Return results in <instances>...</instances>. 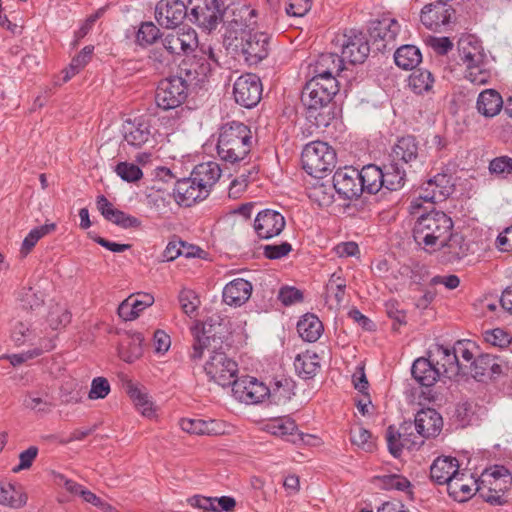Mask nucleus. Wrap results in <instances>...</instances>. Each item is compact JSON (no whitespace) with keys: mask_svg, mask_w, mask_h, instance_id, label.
<instances>
[{"mask_svg":"<svg viewBox=\"0 0 512 512\" xmlns=\"http://www.w3.org/2000/svg\"><path fill=\"white\" fill-rule=\"evenodd\" d=\"M452 230V219L442 211L432 210L417 219L413 227V237L423 249L435 252Z\"/></svg>","mask_w":512,"mask_h":512,"instance_id":"obj_3","label":"nucleus"},{"mask_svg":"<svg viewBox=\"0 0 512 512\" xmlns=\"http://www.w3.org/2000/svg\"><path fill=\"white\" fill-rule=\"evenodd\" d=\"M343 62V57L335 53L321 54L313 65L312 78H319V80L324 82H327L330 78L333 81H337L336 77L343 70Z\"/></svg>","mask_w":512,"mask_h":512,"instance_id":"obj_23","label":"nucleus"},{"mask_svg":"<svg viewBox=\"0 0 512 512\" xmlns=\"http://www.w3.org/2000/svg\"><path fill=\"white\" fill-rule=\"evenodd\" d=\"M459 59L465 68V78L475 85L489 83L492 73L487 56L477 41L467 37L458 43Z\"/></svg>","mask_w":512,"mask_h":512,"instance_id":"obj_4","label":"nucleus"},{"mask_svg":"<svg viewBox=\"0 0 512 512\" xmlns=\"http://www.w3.org/2000/svg\"><path fill=\"white\" fill-rule=\"evenodd\" d=\"M173 195L179 204L185 206H191L196 201L207 197L192 176L178 180L173 189Z\"/></svg>","mask_w":512,"mask_h":512,"instance_id":"obj_33","label":"nucleus"},{"mask_svg":"<svg viewBox=\"0 0 512 512\" xmlns=\"http://www.w3.org/2000/svg\"><path fill=\"white\" fill-rule=\"evenodd\" d=\"M434 78L428 70H416L409 77V86L417 94H423L431 90Z\"/></svg>","mask_w":512,"mask_h":512,"instance_id":"obj_56","label":"nucleus"},{"mask_svg":"<svg viewBox=\"0 0 512 512\" xmlns=\"http://www.w3.org/2000/svg\"><path fill=\"white\" fill-rule=\"evenodd\" d=\"M55 229V224H45L40 227L32 229L29 234L24 238L20 249L22 257H26L34 248L36 243L45 235L49 234Z\"/></svg>","mask_w":512,"mask_h":512,"instance_id":"obj_55","label":"nucleus"},{"mask_svg":"<svg viewBox=\"0 0 512 512\" xmlns=\"http://www.w3.org/2000/svg\"><path fill=\"white\" fill-rule=\"evenodd\" d=\"M71 321V313L65 305L55 303L49 308L47 323L52 330L66 327Z\"/></svg>","mask_w":512,"mask_h":512,"instance_id":"obj_52","label":"nucleus"},{"mask_svg":"<svg viewBox=\"0 0 512 512\" xmlns=\"http://www.w3.org/2000/svg\"><path fill=\"white\" fill-rule=\"evenodd\" d=\"M265 430L275 436L281 437L293 444L304 441V434L299 432L297 424L289 416L270 419L265 424Z\"/></svg>","mask_w":512,"mask_h":512,"instance_id":"obj_24","label":"nucleus"},{"mask_svg":"<svg viewBox=\"0 0 512 512\" xmlns=\"http://www.w3.org/2000/svg\"><path fill=\"white\" fill-rule=\"evenodd\" d=\"M459 473V462L450 456L436 458L430 467V478L438 485H447Z\"/></svg>","mask_w":512,"mask_h":512,"instance_id":"obj_26","label":"nucleus"},{"mask_svg":"<svg viewBox=\"0 0 512 512\" xmlns=\"http://www.w3.org/2000/svg\"><path fill=\"white\" fill-rule=\"evenodd\" d=\"M447 492L455 501L464 502L474 495L476 481L465 472H460L446 485Z\"/></svg>","mask_w":512,"mask_h":512,"instance_id":"obj_32","label":"nucleus"},{"mask_svg":"<svg viewBox=\"0 0 512 512\" xmlns=\"http://www.w3.org/2000/svg\"><path fill=\"white\" fill-rule=\"evenodd\" d=\"M159 32L158 27L152 22L142 23L136 35L137 42L140 45L153 44L158 39Z\"/></svg>","mask_w":512,"mask_h":512,"instance_id":"obj_62","label":"nucleus"},{"mask_svg":"<svg viewBox=\"0 0 512 512\" xmlns=\"http://www.w3.org/2000/svg\"><path fill=\"white\" fill-rule=\"evenodd\" d=\"M20 301L23 308L35 310L44 302L43 294L40 291L34 290L32 287L24 288L20 294Z\"/></svg>","mask_w":512,"mask_h":512,"instance_id":"obj_63","label":"nucleus"},{"mask_svg":"<svg viewBox=\"0 0 512 512\" xmlns=\"http://www.w3.org/2000/svg\"><path fill=\"white\" fill-rule=\"evenodd\" d=\"M188 17V7L180 0H160L155 7L158 24L167 29L180 25Z\"/></svg>","mask_w":512,"mask_h":512,"instance_id":"obj_16","label":"nucleus"},{"mask_svg":"<svg viewBox=\"0 0 512 512\" xmlns=\"http://www.w3.org/2000/svg\"><path fill=\"white\" fill-rule=\"evenodd\" d=\"M262 90L260 78L252 73L241 75L233 85V95L236 103L245 108H252L259 103Z\"/></svg>","mask_w":512,"mask_h":512,"instance_id":"obj_12","label":"nucleus"},{"mask_svg":"<svg viewBox=\"0 0 512 512\" xmlns=\"http://www.w3.org/2000/svg\"><path fill=\"white\" fill-rule=\"evenodd\" d=\"M421 22L430 30H437L449 23L450 9L444 3L425 5L421 11Z\"/></svg>","mask_w":512,"mask_h":512,"instance_id":"obj_35","label":"nucleus"},{"mask_svg":"<svg viewBox=\"0 0 512 512\" xmlns=\"http://www.w3.org/2000/svg\"><path fill=\"white\" fill-rule=\"evenodd\" d=\"M241 40V52L247 64L256 65L268 56L270 38L266 33L248 31Z\"/></svg>","mask_w":512,"mask_h":512,"instance_id":"obj_14","label":"nucleus"},{"mask_svg":"<svg viewBox=\"0 0 512 512\" xmlns=\"http://www.w3.org/2000/svg\"><path fill=\"white\" fill-rule=\"evenodd\" d=\"M22 404L25 409L35 413H48L52 408L48 394L40 391L27 392L23 397Z\"/></svg>","mask_w":512,"mask_h":512,"instance_id":"obj_50","label":"nucleus"},{"mask_svg":"<svg viewBox=\"0 0 512 512\" xmlns=\"http://www.w3.org/2000/svg\"><path fill=\"white\" fill-rule=\"evenodd\" d=\"M299 336L307 342L317 341L323 332V324L314 314H305L297 323Z\"/></svg>","mask_w":512,"mask_h":512,"instance_id":"obj_45","label":"nucleus"},{"mask_svg":"<svg viewBox=\"0 0 512 512\" xmlns=\"http://www.w3.org/2000/svg\"><path fill=\"white\" fill-rule=\"evenodd\" d=\"M452 191L451 177L446 174H437L423 184L419 198L431 203L442 202Z\"/></svg>","mask_w":512,"mask_h":512,"instance_id":"obj_20","label":"nucleus"},{"mask_svg":"<svg viewBox=\"0 0 512 512\" xmlns=\"http://www.w3.org/2000/svg\"><path fill=\"white\" fill-rule=\"evenodd\" d=\"M358 174H360L363 192L375 194L383 187V173L380 167L373 164L366 165L360 171L358 170Z\"/></svg>","mask_w":512,"mask_h":512,"instance_id":"obj_46","label":"nucleus"},{"mask_svg":"<svg viewBox=\"0 0 512 512\" xmlns=\"http://www.w3.org/2000/svg\"><path fill=\"white\" fill-rule=\"evenodd\" d=\"M224 319L213 314L209 316L203 323L195 325L192 329L194 342L190 358L197 361L205 355V348H221L223 346Z\"/></svg>","mask_w":512,"mask_h":512,"instance_id":"obj_5","label":"nucleus"},{"mask_svg":"<svg viewBox=\"0 0 512 512\" xmlns=\"http://www.w3.org/2000/svg\"><path fill=\"white\" fill-rule=\"evenodd\" d=\"M294 385L289 379H281L269 388L268 399L276 405L285 404L294 395Z\"/></svg>","mask_w":512,"mask_h":512,"instance_id":"obj_51","label":"nucleus"},{"mask_svg":"<svg viewBox=\"0 0 512 512\" xmlns=\"http://www.w3.org/2000/svg\"><path fill=\"white\" fill-rule=\"evenodd\" d=\"M429 359L433 362L435 370L439 371V378L453 379L462 370V363L456 358L453 350L443 345H436L430 351Z\"/></svg>","mask_w":512,"mask_h":512,"instance_id":"obj_17","label":"nucleus"},{"mask_svg":"<svg viewBox=\"0 0 512 512\" xmlns=\"http://www.w3.org/2000/svg\"><path fill=\"white\" fill-rule=\"evenodd\" d=\"M414 421L416 423V431L422 437V440L438 436L443 428L441 415L432 408L418 411Z\"/></svg>","mask_w":512,"mask_h":512,"instance_id":"obj_25","label":"nucleus"},{"mask_svg":"<svg viewBox=\"0 0 512 512\" xmlns=\"http://www.w3.org/2000/svg\"><path fill=\"white\" fill-rule=\"evenodd\" d=\"M209 358L204 365V371L209 380L222 387L232 386L237 379L238 365L229 358L221 348H205Z\"/></svg>","mask_w":512,"mask_h":512,"instance_id":"obj_7","label":"nucleus"},{"mask_svg":"<svg viewBox=\"0 0 512 512\" xmlns=\"http://www.w3.org/2000/svg\"><path fill=\"white\" fill-rule=\"evenodd\" d=\"M420 50L414 45H404L398 48L394 54V60L398 67L410 70L421 62Z\"/></svg>","mask_w":512,"mask_h":512,"instance_id":"obj_49","label":"nucleus"},{"mask_svg":"<svg viewBox=\"0 0 512 512\" xmlns=\"http://www.w3.org/2000/svg\"><path fill=\"white\" fill-rule=\"evenodd\" d=\"M485 476L493 478L494 481L489 480L491 487H489L487 494L482 492V497L491 504H502V495H500L499 492H504L511 483L512 478L509 471L503 466H495L493 470Z\"/></svg>","mask_w":512,"mask_h":512,"instance_id":"obj_29","label":"nucleus"},{"mask_svg":"<svg viewBox=\"0 0 512 512\" xmlns=\"http://www.w3.org/2000/svg\"><path fill=\"white\" fill-rule=\"evenodd\" d=\"M350 437L352 443L365 452L373 451L375 443L372 434L364 427L359 425L352 427L350 431Z\"/></svg>","mask_w":512,"mask_h":512,"instance_id":"obj_59","label":"nucleus"},{"mask_svg":"<svg viewBox=\"0 0 512 512\" xmlns=\"http://www.w3.org/2000/svg\"><path fill=\"white\" fill-rule=\"evenodd\" d=\"M502 368V361L490 354L479 355L470 365L472 376L478 381L499 376L502 374Z\"/></svg>","mask_w":512,"mask_h":512,"instance_id":"obj_30","label":"nucleus"},{"mask_svg":"<svg viewBox=\"0 0 512 512\" xmlns=\"http://www.w3.org/2000/svg\"><path fill=\"white\" fill-rule=\"evenodd\" d=\"M234 397L245 404H258L269 395V387L254 377L245 376L236 379L232 385Z\"/></svg>","mask_w":512,"mask_h":512,"instance_id":"obj_13","label":"nucleus"},{"mask_svg":"<svg viewBox=\"0 0 512 512\" xmlns=\"http://www.w3.org/2000/svg\"><path fill=\"white\" fill-rule=\"evenodd\" d=\"M180 427L183 431L195 435H217L220 427L215 420L181 419Z\"/></svg>","mask_w":512,"mask_h":512,"instance_id":"obj_48","label":"nucleus"},{"mask_svg":"<svg viewBox=\"0 0 512 512\" xmlns=\"http://www.w3.org/2000/svg\"><path fill=\"white\" fill-rule=\"evenodd\" d=\"M191 176L202 190V193L208 196L221 176V169L218 163L208 161L195 166Z\"/></svg>","mask_w":512,"mask_h":512,"instance_id":"obj_28","label":"nucleus"},{"mask_svg":"<svg viewBox=\"0 0 512 512\" xmlns=\"http://www.w3.org/2000/svg\"><path fill=\"white\" fill-rule=\"evenodd\" d=\"M41 334L42 330L38 331L30 323L18 321L12 327L11 338L16 345L31 344L36 345V347H39L40 339L53 340Z\"/></svg>","mask_w":512,"mask_h":512,"instance_id":"obj_39","label":"nucleus"},{"mask_svg":"<svg viewBox=\"0 0 512 512\" xmlns=\"http://www.w3.org/2000/svg\"><path fill=\"white\" fill-rule=\"evenodd\" d=\"M189 20L199 27L211 31L227 13L221 0H189Z\"/></svg>","mask_w":512,"mask_h":512,"instance_id":"obj_8","label":"nucleus"},{"mask_svg":"<svg viewBox=\"0 0 512 512\" xmlns=\"http://www.w3.org/2000/svg\"><path fill=\"white\" fill-rule=\"evenodd\" d=\"M336 152L326 142L313 141L305 145L301 162L303 169L311 176L322 178L336 165Z\"/></svg>","mask_w":512,"mask_h":512,"instance_id":"obj_6","label":"nucleus"},{"mask_svg":"<svg viewBox=\"0 0 512 512\" xmlns=\"http://www.w3.org/2000/svg\"><path fill=\"white\" fill-rule=\"evenodd\" d=\"M360 174L358 169L346 166L338 169L333 175V186L336 192L343 199H356L363 193L361 186Z\"/></svg>","mask_w":512,"mask_h":512,"instance_id":"obj_15","label":"nucleus"},{"mask_svg":"<svg viewBox=\"0 0 512 512\" xmlns=\"http://www.w3.org/2000/svg\"><path fill=\"white\" fill-rule=\"evenodd\" d=\"M252 284L242 278L230 281L223 289V301L230 306H241L250 298Z\"/></svg>","mask_w":512,"mask_h":512,"instance_id":"obj_34","label":"nucleus"},{"mask_svg":"<svg viewBox=\"0 0 512 512\" xmlns=\"http://www.w3.org/2000/svg\"><path fill=\"white\" fill-rule=\"evenodd\" d=\"M383 187L390 191L401 189L406 180V170L398 161L391 158L390 162L383 166Z\"/></svg>","mask_w":512,"mask_h":512,"instance_id":"obj_41","label":"nucleus"},{"mask_svg":"<svg viewBox=\"0 0 512 512\" xmlns=\"http://www.w3.org/2000/svg\"><path fill=\"white\" fill-rule=\"evenodd\" d=\"M143 336L140 333L126 335L118 348L119 357L127 362L132 363L139 359L143 354Z\"/></svg>","mask_w":512,"mask_h":512,"instance_id":"obj_43","label":"nucleus"},{"mask_svg":"<svg viewBox=\"0 0 512 512\" xmlns=\"http://www.w3.org/2000/svg\"><path fill=\"white\" fill-rule=\"evenodd\" d=\"M477 111L486 118H492L500 113L503 108V99L495 89L483 90L476 102Z\"/></svg>","mask_w":512,"mask_h":512,"instance_id":"obj_38","label":"nucleus"},{"mask_svg":"<svg viewBox=\"0 0 512 512\" xmlns=\"http://www.w3.org/2000/svg\"><path fill=\"white\" fill-rule=\"evenodd\" d=\"M181 77L162 79L156 89L155 102L162 110H171L181 106L188 97L189 88Z\"/></svg>","mask_w":512,"mask_h":512,"instance_id":"obj_10","label":"nucleus"},{"mask_svg":"<svg viewBox=\"0 0 512 512\" xmlns=\"http://www.w3.org/2000/svg\"><path fill=\"white\" fill-rule=\"evenodd\" d=\"M294 366L297 373L303 378H311L314 376L319 368L316 354L308 352L298 355L295 358Z\"/></svg>","mask_w":512,"mask_h":512,"instance_id":"obj_53","label":"nucleus"},{"mask_svg":"<svg viewBox=\"0 0 512 512\" xmlns=\"http://www.w3.org/2000/svg\"><path fill=\"white\" fill-rule=\"evenodd\" d=\"M126 392L134 402L137 409L144 416H151L153 413L152 402L147 394L143 393L134 383L129 381L126 384Z\"/></svg>","mask_w":512,"mask_h":512,"instance_id":"obj_54","label":"nucleus"},{"mask_svg":"<svg viewBox=\"0 0 512 512\" xmlns=\"http://www.w3.org/2000/svg\"><path fill=\"white\" fill-rule=\"evenodd\" d=\"M252 147V132L241 122L224 124L218 135L217 153L221 160L237 163L246 159Z\"/></svg>","mask_w":512,"mask_h":512,"instance_id":"obj_2","label":"nucleus"},{"mask_svg":"<svg viewBox=\"0 0 512 512\" xmlns=\"http://www.w3.org/2000/svg\"><path fill=\"white\" fill-rule=\"evenodd\" d=\"M411 373L413 378L422 386L430 387L439 378V371L435 370L430 359L418 358L414 361Z\"/></svg>","mask_w":512,"mask_h":512,"instance_id":"obj_42","label":"nucleus"},{"mask_svg":"<svg viewBox=\"0 0 512 512\" xmlns=\"http://www.w3.org/2000/svg\"><path fill=\"white\" fill-rule=\"evenodd\" d=\"M399 31L400 25L395 19L384 18L372 24L370 35L375 41L379 39L390 43L395 40Z\"/></svg>","mask_w":512,"mask_h":512,"instance_id":"obj_47","label":"nucleus"},{"mask_svg":"<svg viewBox=\"0 0 512 512\" xmlns=\"http://www.w3.org/2000/svg\"><path fill=\"white\" fill-rule=\"evenodd\" d=\"M469 245L463 235L453 233L447 235V238L437 247V251L442 253V258L447 263H454L467 256Z\"/></svg>","mask_w":512,"mask_h":512,"instance_id":"obj_27","label":"nucleus"},{"mask_svg":"<svg viewBox=\"0 0 512 512\" xmlns=\"http://www.w3.org/2000/svg\"><path fill=\"white\" fill-rule=\"evenodd\" d=\"M337 41L342 47V57L351 64H360L365 61L370 52L366 36L357 29L346 30Z\"/></svg>","mask_w":512,"mask_h":512,"instance_id":"obj_11","label":"nucleus"},{"mask_svg":"<svg viewBox=\"0 0 512 512\" xmlns=\"http://www.w3.org/2000/svg\"><path fill=\"white\" fill-rule=\"evenodd\" d=\"M54 347H55L54 340L46 341L45 339H40L39 347H35L34 349L29 350L24 353L13 354V355L9 356L8 359L13 366H17L27 360H30L32 358L40 356L45 351L47 352V351L52 350Z\"/></svg>","mask_w":512,"mask_h":512,"instance_id":"obj_57","label":"nucleus"},{"mask_svg":"<svg viewBox=\"0 0 512 512\" xmlns=\"http://www.w3.org/2000/svg\"><path fill=\"white\" fill-rule=\"evenodd\" d=\"M163 46L172 54L180 55L193 51L198 44L197 34L188 27L168 33L162 40Z\"/></svg>","mask_w":512,"mask_h":512,"instance_id":"obj_19","label":"nucleus"},{"mask_svg":"<svg viewBox=\"0 0 512 512\" xmlns=\"http://www.w3.org/2000/svg\"><path fill=\"white\" fill-rule=\"evenodd\" d=\"M115 172L121 179L127 182L138 181L143 175L141 169L136 164L127 162H120L116 166Z\"/></svg>","mask_w":512,"mask_h":512,"instance_id":"obj_64","label":"nucleus"},{"mask_svg":"<svg viewBox=\"0 0 512 512\" xmlns=\"http://www.w3.org/2000/svg\"><path fill=\"white\" fill-rule=\"evenodd\" d=\"M210 65L209 62L200 63L196 57L187 58L180 63L178 72L173 77H181V80L185 81V86L189 88L201 76H206L211 69Z\"/></svg>","mask_w":512,"mask_h":512,"instance_id":"obj_36","label":"nucleus"},{"mask_svg":"<svg viewBox=\"0 0 512 512\" xmlns=\"http://www.w3.org/2000/svg\"><path fill=\"white\" fill-rule=\"evenodd\" d=\"M96 204L98 210L107 221L121 228H139L141 226V221L138 218L114 208L113 204L104 195L97 197Z\"/></svg>","mask_w":512,"mask_h":512,"instance_id":"obj_22","label":"nucleus"},{"mask_svg":"<svg viewBox=\"0 0 512 512\" xmlns=\"http://www.w3.org/2000/svg\"><path fill=\"white\" fill-rule=\"evenodd\" d=\"M92 53L93 46H85L81 52L72 59L69 68L65 71L64 80L67 81L78 73V71L90 61Z\"/></svg>","mask_w":512,"mask_h":512,"instance_id":"obj_60","label":"nucleus"},{"mask_svg":"<svg viewBox=\"0 0 512 512\" xmlns=\"http://www.w3.org/2000/svg\"><path fill=\"white\" fill-rule=\"evenodd\" d=\"M483 338L486 343L491 346L498 348L507 347L512 340L510 334L501 328H495L491 330H486L483 332Z\"/></svg>","mask_w":512,"mask_h":512,"instance_id":"obj_61","label":"nucleus"},{"mask_svg":"<svg viewBox=\"0 0 512 512\" xmlns=\"http://www.w3.org/2000/svg\"><path fill=\"white\" fill-rule=\"evenodd\" d=\"M386 440L389 452L396 458L401 455L403 448L412 450L419 448L424 443L416 431L415 421H405L399 429L389 426L386 431Z\"/></svg>","mask_w":512,"mask_h":512,"instance_id":"obj_9","label":"nucleus"},{"mask_svg":"<svg viewBox=\"0 0 512 512\" xmlns=\"http://www.w3.org/2000/svg\"><path fill=\"white\" fill-rule=\"evenodd\" d=\"M232 18L227 20L229 28L235 32L245 35L248 31H252V27L256 24V11L249 6L241 5L231 9Z\"/></svg>","mask_w":512,"mask_h":512,"instance_id":"obj_37","label":"nucleus"},{"mask_svg":"<svg viewBox=\"0 0 512 512\" xmlns=\"http://www.w3.org/2000/svg\"><path fill=\"white\" fill-rule=\"evenodd\" d=\"M337 92L338 83L331 78L327 82L312 78L306 83L301 101L307 108V118L313 120L317 127L328 126L331 120L329 103Z\"/></svg>","mask_w":512,"mask_h":512,"instance_id":"obj_1","label":"nucleus"},{"mask_svg":"<svg viewBox=\"0 0 512 512\" xmlns=\"http://www.w3.org/2000/svg\"><path fill=\"white\" fill-rule=\"evenodd\" d=\"M151 135L150 121L143 117L128 119L123 124V137L130 146L142 147L149 141Z\"/></svg>","mask_w":512,"mask_h":512,"instance_id":"obj_21","label":"nucleus"},{"mask_svg":"<svg viewBox=\"0 0 512 512\" xmlns=\"http://www.w3.org/2000/svg\"><path fill=\"white\" fill-rule=\"evenodd\" d=\"M391 158L404 165L412 166V163L419 161V145L413 136H404L398 139L392 149Z\"/></svg>","mask_w":512,"mask_h":512,"instance_id":"obj_31","label":"nucleus"},{"mask_svg":"<svg viewBox=\"0 0 512 512\" xmlns=\"http://www.w3.org/2000/svg\"><path fill=\"white\" fill-rule=\"evenodd\" d=\"M284 216L272 209L260 211L254 220V229L261 239H270L278 236L285 228Z\"/></svg>","mask_w":512,"mask_h":512,"instance_id":"obj_18","label":"nucleus"},{"mask_svg":"<svg viewBox=\"0 0 512 512\" xmlns=\"http://www.w3.org/2000/svg\"><path fill=\"white\" fill-rule=\"evenodd\" d=\"M27 500V494L21 486L0 481V505L19 509L26 505Z\"/></svg>","mask_w":512,"mask_h":512,"instance_id":"obj_40","label":"nucleus"},{"mask_svg":"<svg viewBox=\"0 0 512 512\" xmlns=\"http://www.w3.org/2000/svg\"><path fill=\"white\" fill-rule=\"evenodd\" d=\"M326 303L330 309H338L343 303L346 289V280L341 273L335 272L326 284Z\"/></svg>","mask_w":512,"mask_h":512,"instance_id":"obj_44","label":"nucleus"},{"mask_svg":"<svg viewBox=\"0 0 512 512\" xmlns=\"http://www.w3.org/2000/svg\"><path fill=\"white\" fill-rule=\"evenodd\" d=\"M488 170L497 178H512V158L507 155L495 157L489 162Z\"/></svg>","mask_w":512,"mask_h":512,"instance_id":"obj_58","label":"nucleus"}]
</instances>
